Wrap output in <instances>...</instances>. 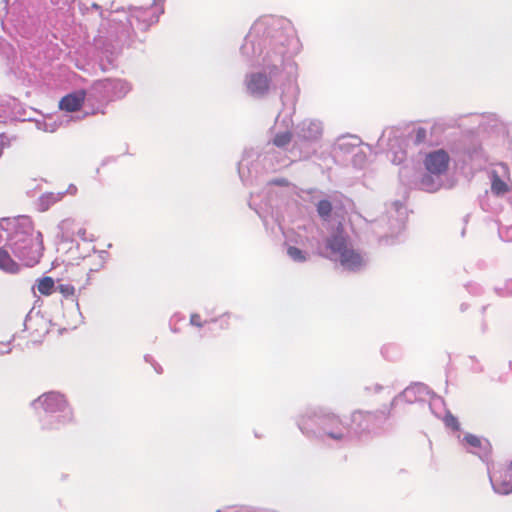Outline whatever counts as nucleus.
<instances>
[{
  "label": "nucleus",
  "instance_id": "8",
  "mask_svg": "<svg viewBox=\"0 0 512 512\" xmlns=\"http://www.w3.org/2000/svg\"><path fill=\"white\" fill-rule=\"evenodd\" d=\"M491 191L497 196L504 195L509 191V169L503 164L499 163L492 167L490 172Z\"/></svg>",
  "mask_w": 512,
  "mask_h": 512
},
{
  "label": "nucleus",
  "instance_id": "29",
  "mask_svg": "<svg viewBox=\"0 0 512 512\" xmlns=\"http://www.w3.org/2000/svg\"><path fill=\"white\" fill-rule=\"evenodd\" d=\"M190 323L193 326H197V327H201L203 325V323L200 320V315L199 314H192L191 317H190Z\"/></svg>",
  "mask_w": 512,
  "mask_h": 512
},
{
  "label": "nucleus",
  "instance_id": "1",
  "mask_svg": "<svg viewBox=\"0 0 512 512\" xmlns=\"http://www.w3.org/2000/svg\"><path fill=\"white\" fill-rule=\"evenodd\" d=\"M283 35L275 29V21L264 18L256 21L247 34L240 51L249 61L262 57L264 69L269 70L270 79L264 73L247 75L245 83L247 91L256 97L263 96L270 87L272 77L283 72L289 80L297 76V65L292 60V52L284 47Z\"/></svg>",
  "mask_w": 512,
  "mask_h": 512
},
{
  "label": "nucleus",
  "instance_id": "18",
  "mask_svg": "<svg viewBox=\"0 0 512 512\" xmlns=\"http://www.w3.org/2000/svg\"><path fill=\"white\" fill-rule=\"evenodd\" d=\"M63 195L64 193L62 192H49L42 194L38 199L37 209L41 212L47 211L52 205L59 202Z\"/></svg>",
  "mask_w": 512,
  "mask_h": 512
},
{
  "label": "nucleus",
  "instance_id": "24",
  "mask_svg": "<svg viewBox=\"0 0 512 512\" xmlns=\"http://www.w3.org/2000/svg\"><path fill=\"white\" fill-rule=\"evenodd\" d=\"M445 425L447 427H451L453 429H458V421L457 419L452 416L451 414H447L444 418Z\"/></svg>",
  "mask_w": 512,
  "mask_h": 512
},
{
  "label": "nucleus",
  "instance_id": "41",
  "mask_svg": "<svg viewBox=\"0 0 512 512\" xmlns=\"http://www.w3.org/2000/svg\"><path fill=\"white\" fill-rule=\"evenodd\" d=\"M345 145V143H339V147L342 148Z\"/></svg>",
  "mask_w": 512,
  "mask_h": 512
},
{
  "label": "nucleus",
  "instance_id": "14",
  "mask_svg": "<svg viewBox=\"0 0 512 512\" xmlns=\"http://www.w3.org/2000/svg\"><path fill=\"white\" fill-rule=\"evenodd\" d=\"M464 441L469 447V451L478 455L481 459H486L490 452V443L486 439H481L475 435L467 434Z\"/></svg>",
  "mask_w": 512,
  "mask_h": 512
},
{
  "label": "nucleus",
  "instance_id": "39",
  "mask_svg": "<svg viewBox=\"0 0 512 512\" xmlns=\"http://www.w3.org/2000/svg\"><path fill=\"white\" fill-rule=\"evenodd\" d=\"M118 14H119V12H117V16L113 18V21H119V22L122 21V19L120 17H118Z\"/></svg>",
  "mask_w": 512,
  "mask_h": 512
},
{
  "label": "nucleus",
  "instance_id": "27",
  "mask_svg": "<svg viewBox=\"0 0 512 512\" xmlns=\"http://www.w3.org/2000/svg\"><path fill=\"white\" fill-rule=\"evenodd\" d=\"M426 130L424 128H418L415 131V142L421 143L426 139Z\"/></svg>",
  "mask_w": 512,
  "mask_h": 512
},
{
  "label": "nucleus",
  "instance_id": "37",
  "mask_svg": "<svg viewBox=\"0 0 512 512\" xmlns=\"http://www.w3.org/2000/svg\"><path fill=\"white\" fill-rule=\"evenodd\" d=\"M106 254L105 251H102L101 254L99 255L100 257V260H101V266L103 265L104 261H105V258H104V255Z\"/></svg>",
  "mask_w": 512,
  "mask_h": 512
},
{
  "label": "nucleus",
  "instance_id": "34",
  "mask_svg": "<svg viewBox=\"0 0 512 512\" xmlns=\"http://www.w3.org/2000/svg\"><path fill=\"white\" fill-rule=\"evenodd\" d=\"M76 234L83 240H87L86 237V230L84 228H79L76 232Z\"/></svg>",
  "mask_w": 512,
  "mask_h": 512
},
{
  "label": "nucleus",
  "instance_id": "30",
  "mask_svg": "<svg viewBox=\"0 0 512 512\" xmlns=\"http://www.w3.org/2000/svg\"><path fill=\"white\" fill-rule=\"evenodd\" d=\"M57 127L58 125L56 124V122H45L43 130L47 132H54L57 129Z\"/></svg>",
  "mask_w": 512,
  "mask_h": 512
},
{
  "label": "nucleus",
  "instance_id": "7",
  "mask_svg": "<svg viewBox=\"0 0 512 512\" xmlns=\"http://www.w3.org/2000/svg\"><path fill=\"white\" fill-rule=\"evenodd\" d=\"M139 3L129 10L127 22L131 28L144 31L158 21L164 10L160 0H139Z\"/></svg>",
  "mask_w": 512,
  "mask_h": 512
},
{
  "label": "nucleus",
  "instance_id": "17",
  "mask_svg": "<svg viewBox=\"0 0 512 512\" xmlns=\"http://www.w3.org/2000/svg\"><path fill=\"white\" fill-rule=\"evenodd\" d=\"M282 121H283V124H284L286 130L283 132L276 133V135L273 139V143L277 147H285L291 140V133L289 131V128L292 125V120L290 118V112L283 116Z\"/></svg>",
  "mask_w": 512,
  "mask_h": 512
},
{
  "label": "nucleus",
  "instance_id": "28",
  "mask_svg": "<svg viewBox=\"0 0 512 512\" xmlns=\"http://www.w3.org/2000/svg\"><path fill=\"white\" fill-rule=\"evenodd\" d=\"M60 292L63 293L65 296L73 295L74 294V287L71 285H60L59 286Z\"/></svg>",
  "mask_w": 512,
  "mask_h": 512
},
{
  "label": "nucleus",
  "instance_id": "33",
  "mask_svg": "<svg viewBox=\"0 0 512 512\" xmlns=\"http://www.w3.org/2000/svg\"><path fill=\"white\" fill-rule=\"evenodd\" d=\"M71 223H72V221H71V220L66 219V220H63V221L59 224V226H58V227H59V229L64 230V229H66V227H68Z\"/></svg>",
  "mask_w": 512,
  "mask_h": 512
},
{
  "label": "nucleus",
  "instance_id": "22",
  "mask_svg": "<svg viewBox=\"0 0 512 512\" xmlns=\"http://www.w3.org/2000/svg\"><path fill=\"white\" fill-rule=\"evenodd\" d=\"M393 207H394L395 212L398 214V219L396 221L395 226L400 229L404 225L405 207L399 201L395 202L393 204Z\"/></svg>",
  "mask_w": 512,
  "mask_h": 512
},
{
  "label": "nucleus",
  "instance_id": "4",
  "mask_svg": "<svg viewBox=\"0 0 512 512\" xmlns=\"http://www.w3.org/2000/svg\"><path fill=\"white\" fill-rule=\"evenodd\" d=\"M326 256L332 261L339 263L342 269L347 271H360L368 262L363 254L354 249L351 242L342 232H337L327 239Z\"/></svg>",
  "mask_w": 512,
  "mask_h": 512
},
{
  "label": "nucleus",
  "instance_id": "5",
  "mask_svg": "<svg viewBox=\"0 0 512 512\" xmlns=\"http://www.w3.org/2000/svg\"><path fill=\"white\" fill-rule=\"evenodd\" d=\"M449 164L450 156L445 150L438 149L428 153L424 159L427 173L422 176L419 187L427 192L439 190L444 184L443 178L448 171Z\"/></svg>",
  "mask_w": 512,
  "mask_h": 512
},
{
  "label": "nucleus",
  "instance_id": "19",
  "mask_svg": "<svg viewBox=\"0 0 512 512\" xmlns=\"http://www.w3.org/2000/svg\"><path fill=\"white\" fill-rule=\"evenodd\" d=\"M312 251L311 249H305V248H301V247H296V246H286V252H287V255L288 257L294 261V262H297V263H303V262H306L307 260H309L311 254H312Z\"/></svg>",
  "mask_w": 512,
  "mask_h": 512
},
{
  "label": "nucleus",
  "instance_id": "36",
  "mask_svg": "<svg viewBox=\"0 0 512 512\" xmlns=\"http://www.w3.org/2000/svg\"><path fill=\"white\" fill-rule=\"evenodd\" d=\"M437 402H441V399L439 397L433 398L432 402L430 403V408L432 409V407L436 405Z\"/></svg>",
  "mask_w": 512,
  "mask_h": 512
},
{
  "label": "nucleus",
  "instance_id": "26",
  "mask_svg": "<svg viewBox=\"0 0 512 512\" xmlns=\"http://www.w3.org/2000/svg\"><path fill=\"white\" fill-rule=\"evenodd\" d=\"M12 0H2L0 2V17H6L9 12V5Z\"/></svg>",
  "mask_w": 512,
  "mask_h": 512
},
{
  "label": "nucleus",
  "instance_id": "11",
  "mask_svg": "<svg viewBox=\"0 0 512 512\" xmlns=\"http://www.w3.org/2000/svg\"><path fill=\"white\" fill-rule=\"evenodd\" d=\"M373 415L371 413H364L362 411H356L351 415V423L348 427L351 430V439L354 436L359 435L365 430L371 427Z\"/></svg>",
  "mask_w": 512,
  "mask_h": 512
},
{
  "label": "nucleus",
  "instance_id": "2",
  "mask_svg": "<svg viewBox=\"0 0 512 512\" xmlns=\"http://www.w3.org/2000/svg\"><path fill=\"white\" fill-rule=\"evenodd\" d=\"M42 233L27 216L0 220V269L17 273L22 265L34 266L42 256Z\"/></svg>",
  "mask_w": 512,
  "mask_h": 512
},
{
  "label": "nucleus",
  "instance_id": "32",
  "mask_svg": "<svg viewBox=\"0 0 512 512\" xmlns=\"http://www.w3.org/2000/svg\"><path fill=\"white\" fill-rule=\"evenodd\" d=\"M286 42H287V46L289 47H292L293 51L296 50L297 48V41L292 37V38H289V39H286Z\"/></svg>",
  "mask_w": 512,
  "mask_h": 512
},
{
  "label": "nucleus",
  "instance_id": "3",
  "mask_svg": "<svg viewBox=\"0 0 512 512\" xmlns=\"http://www.w3.org/2000/svg\"><path fill=\"white\" fill-rule=\"evenodd\" d=\"M298 427L308 437L348 441L351 430L339 417L322 408H309L298 420Z\"/></svg>",
  "mask_w": 512,
  "mask_h": 512
},
{
  "label": "nucleus",
  "instance_id": "35",
  "mask_svg": "<svg viewBox=\"0 0 512 512\" xmlns=\"http://www.w3.org/2000/svg\"><path fill=\"white\" fill-rule=\"evenodd\" d=\"M54 4H63V5H68L70 3L73 2V0H51Z\"/></svg>",
  "mask_w": 512,
  "mask_h": 512
},
{
  "label": "nucleus",
  "instance_id": "21",
  "mask_svg": "<svg viewBox=\"0 0 512 512\" xmlns=\"http://www.w3.org/2000/svg\"><path fill=\"white\" fill-rule=\"evenodd\" d=\"M54 288V281L50 277H44L37 283L38 291L43 295H50Z\"/></svg>",
  "mask_w": 512,
  "mask_h": 512
},
{
  "label": "nucleus",
  "instance_id": "42",
  "mask_svg": "<svg viewBox=\"0 0 512 512\" xmlns=\"http://www.w3.org/2000/svg\"><path fill=\"white\" fill-rule=\"evenodd\" d=\"M510 469H511V471H512V462L510 463Z\"/></svg>",
  "mask_w": 512,
  "mask_h": 512
},
{
  "label": "nucleus",
  "instance_id": "16",
  "mask_svg": "<svg viewBox=\"0 0 512 512\" xmlns=\"http://www.w3.org/2000/svg\"><path fill=\"white\" fill-rule=\"evenodd\" d=\"M286 246H296L301 247L305 249H311L313 250V243L312 240L307 236L306 232L303 231H291L286 234Z\"/></svg>",
  "mask_w": 512,
  "mask_h": 512
},
{
  "label": "nucleus",
  "instance_id": "9",
  "mask_svg": "<svg viewBox=\"0 0 512 512\" xmlns=\"http://www.w3.org/2000/svg\"><path fill=\"white\" fill-rule=\"evenodd\" d=\"M429 394L427 387L423 384H415L406 388L399 396L395 397L392 405H398L401 401L413 403L424 400V396Z\"/></svg>",
  "mask_w": 512,
  "mask_h": 512
},
{
  "label": "nucleus",
  "instance_id": "12",
  "mask_svg": "<svg viewBox=\"0 0 512 512\" xmlns=\"http://www.w3.org/2000/svg\"><path fill=\"white\" fill-rule=\"evenodd\" d=\"M105 87L108 88L110 100L121 99L131 91V84L124 79H104Z\"/></svg>",
  "mask_w": 512,
  "mask_h": 512
},
{
  "label": "nucleus",
  "instance_id": "15",
  "mask_svg": "<svg viewBox=\"0 0 512 512\" xmlns=\"http://www.w3.org/2000/svg\"><path fill=\"white\" fill-rule=\"evenodd\" d=\"M104 79L95 82L88 91H86L87 102H108L111 101L109 97L108 88L104 87Z\"/></svg>",
  "mask_w": 512,
  "mask_h": 512
},
{
  "label": "nucleus",
  "instance_id": "31",
  "mask_svg": "<svg viewBox=\"0 0 512 512\" xmlns=\"http://www.w3.org/2000/svg\"><path fill=\"white\" fill-rule=\"evenodd\" d=\"M10 341L4 343V342H0V354H6V353H9L10 352Z\"/></svg>",
  "mask_w": 512,
  "mask_h": 512
},
{
  "label": "nucleus",
  "instance_id": "10",
  "mask_svg": "<svg viewBox=\"0 0 512 512\" xmlns=\"http://www.w3.org/2000/svg\"><path fill=\"white\" fill-rule=\"evenodd\" d=\"M298 136L306 141H316L322 135V124L318 120H304L298 127Z\"/></svg>",
  "mask_w": 512,
  "mask_h": 512
},
{
  "label": "nucleus",
  "instance_id": "23",
  "mask_svg": "<svg viewBox=\"0 0 512 512\" xmlns=\"http://www.w3.org/2000/svg\"><path fill=\"white\" fill-rule=\"evenodd\" d=\"M331 204L327 200H321L317 205V211L320 216L327 217L331 212Z\"/></svg>",
  "mask_w": 512,
  "mask_h": 512
},
{
  "label": "nucleus",
  "instance_id": "6",
  "mask_svg": "<svg viewBox=\"0 0 512 512\" xmlns=\"http://www.w3.org/2000/svg\"><path fill=\"white\" fill-rule=\"evenodd\" d=\"M33 406L35 410H44L46 416L43 421L49 428H57L59 424L71 419V411L60 393H45L33 402Z\"/></svg>",
  "mask_w": 512,
  "mask_h": 512
},
{
  "label": "nucleus",
  "instance_id": "38",
  "mask_svg": "<svg viewBox=\"0 0 512 512\" xmlns=\"http://www.w3.org/2000/svg\"><path fill=\"white\" fill-rule=\"evenodd\" d=\"M75 191H76V187H75V186H73V185H71V186L68 188V190H67V192H68V193H71V194L75 193Z\"/></svg>",
  "mask_w": 512,
  "mask_h": 512
},
{
  "label": "nucleus",
  "instance_id": "40",
  "mask_svg": "<svg viewBox=\"0 0 512 512\" xmlns=\"http://www.w3.org/2000/svg\"><path fill=\"white\" fill-rule=\"evenodd\" d=\"M280 117H282V115H281V114H280V115H278V117H277V119H276V124H278V123H279V119H280Z\"/></svg>",
  "mask_w": 512,
  "mask_h": 512
},
{
  "label": "nucleus",
  "instance_id": "13",
  "mask_svg": "<svg viewBox=\"0 0 512 512\" xmlns=\"http://www.w3.org/2000/svg\"><path fill=\"white\" fill-rule=\"evenodd\" d=\"M86 101V91L79 90L64 96L59 102L61 110L66 112H74L80 109Z\"/></svg>",
  "mask_w": 512,
  "mask_h": 512
},
{
  "label": "nucleus",
  "instance_id": "25",
  "mask_svg": "<svg viewBox=\"0 0 512 512\" xmlns=\"http://www.w3.org/2000/svg\"><path fill=\"white\" fill-rule=\"evenodd\" d=\"M405 159V152L400 149L399 151H396L393 153V157L391 158V161L394 164H401Z\"/></svg>",
  "mask_w": 512,
  "mask_h": 512
},
{
  "label": "nucleus",
  "instance_id": "20",
  "mask_svg": "<svg viewBox=\"0 0 512 512\" xmlns=\"http://www.w3.org/2000/svg\"><path fill=\"white\" fill-rule=\"evenodd\" d=\"M490 481L496 493L506 495L512 492V481L498 479L496 475L490 476Z\"/></svg>",
  "mask_w": 512,
  "mask_h": 512
}]
</instances>
